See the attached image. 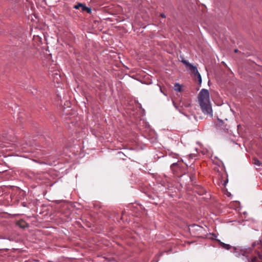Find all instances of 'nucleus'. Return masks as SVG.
<instances>
[{"instance_id": "f257e3e1", "label": "nucleus", "mask_w": 262, "mask_h": 262, "mask_svg": "<svg viewBox=\"0 0 262 262\" xmlns=\"http://www.w3.org/2000/svg\"><path fill=\"white\" fill-rule=\"evenodd\" d=\"M198 101L203 113L212 117V110L210 101L209 93L207 90L203 89L201 90L198 96Z\"/></svg>"}, {"instance_id": "2eb2a0df", "label": "nucleus", "mask_w": 262, "mask_h": 262, "mask_svg": "<svg viewBox=\"0 0 262 262\" xmlns=\"http://www.w3.org/2000/svg\"><path fill=\"white\" fill-rule=\"evenodd\" d=\"M22 115H23L22 113H19V114L18 115V119H20V118H23Z\"/></svg>"}, {"instance_id": "9d476101", "label": "nucleus", "mask_w": 262, "mask_h": 262, "mask_svg": "<svg viewBox=\"0 0 262 262\" xmlns=\"http://www.w3.org/2000/svg\"><path fill=\"white\" fill-rule=\"evenodd\" d=\"M24 224H25V222L24 221H23V220L19 221L17 223V225H19L21 228H24L25 227V226L24 225Z\"/></svg>"}, {"instance_id": "ddd939ff", "label": "nucleus", "mask_w": 262, "mask_h": 262, "mask_svg": "<svg viewBox=\"0 0 262 262\" xmlns=\"http://www.w3.org/2000/svg\"><path fill=\"white\" fill-rule=\"evenodd\" d=\"M225 177H226V180L224 181L223 183V185L224 186H226L227 183H228V178H227V176L225 174Z\"/></svg>"}, {"instance_id": "39448f33", "label": "nucleus", "mask_w": 262, "mask_h": 262, "mask_svg": "<svg viewBox=\"0 0 262 262\" xmlns=\"http://www.w3.org/2000/svg\"><path fill=\"white\" fill-rule=\"evenodd\" d=\"M188 68L191 73L193 74L194 75L199 73L197 68L195 66H193L192 64H191V66Z\"/></svg>"}, {"instance_id": "a211bd4d", "label": "nucleus", "mask_w": 262, "mask_h": 262, "mask_svg": "<svg viewBox=\"0 0 262 262\" xmlns=\"http://www.w3.org/2000/svg\"><path fill=\"white\" fill-rule=\"evenodd\" d=\"M238 52V50L237 49H235L234 50V52L236 53Z\"/></svg>"}, {"instance_id": "0eeeda50", "label": "nucleus", "mask_w": 262, "mask_h": 262, "mask_svg": "<svg viewBox=\"0 0 262 262\" xmlns=\"http://www.w3.org/2000/svg\"><path fill=\"white\" fill-rule=\"evenodd\" d=\"M252 163L257 166H260L261 165V162L256 158H253Z\"/></svg>"}, {"instance_id": "f8f14e48", "label": "nucleus", "mask_w": 262, "mask_h": 262, "mask_svg": "<svg viewBox=\"0 0 262 262\" xmlns=\"http://www.w3.org/2000/svg\"><path fill=\"white\" fill-rule=\"evenodd\" d=\"M195 76L197 77L199 83H201V82H202V78H201L200 74L199 73H198L196 74H195Z\"/></svg>"}, {"instance_id": "6e6552de", "label": "nucleus", "mask_w": 262, "mask_h": 262, "mask_svg": "<svg viewBox=\"0 0 262 262\" xmlns=\"http://www.w3.org/2000/svg\"><path fill=\"white\" fill-rule=\"evenodd\" d=\"M174 90L176 91L180 92L181 91V86L179 83H176L173 87Z\"/></svg>"}, {"instance_id": "412c9836", "label": "nucleus", "mask_w": 262, "mask_h": 262, "mask_svg": "<svg viewBox=\"0 0 262 262\" xmlns=\"http://www.w3.org/2000/svg\"><path fill=\"white\" fill-rule=\"evenodd\" d=\"M176 164H177V163H173V164H172V166H173V165H176Z\"/></svg>"}, {"instance_id": "9b49d317", "label": "nucleus", "mask_w": 262, "mask_h": 262, "mask_svg": "<svg viewBox=\"0 0 262 262\" xmlns=\"http://www.w3.org/2000/svg\"><path fill=\"white\" fill-rule=\"evenodd\" d=\"M182 62L187 67H189V66H191V63H190L188 61L186 60H182Z\"/></svg>"}, {"instance_id": "20e7f679", "label": "nucleus", "mask_w": 262, "mask_h": 262, "mask_svg": "<svg viewBox=\"0 0 262 262\" xmlns=\"http://www.w3.org/2000/svg\"><path fill=\"white\" fill-rule=\"evenodd\" d=\"M259 250L258 251L257 256H254L249 262H262V245L258 247Z\"/></svg>"}, {"instance_id": "f03ea898", "label": "nucleus", "mask_w": 262, "mask_h": 262, "mask_svg": "<svg viewBox=\"0 0 262 262\" xmlns=\"http://www.w3.org/2000/svg\"><path fill=\"white\" fill-rule=\"evenodd\" d=\"M49 75L54 82L59 83L61 82L60 72L55 64H52L49 67Z\"/></svg>"}, {"instance_id": "f3484780", "label": "nucleus", "mask_w": 262, "mask_h": 262, "mask_svg": "<svg viewBox=\"0 0 262 262\" xmlns=\"http://www.w3.org/2000/svg\"><path fill=\"white\" fill-rule=\"evenodd\" d=\"M160 91H161L162 93H163L165 95H166V94L163 92V91H162V90L161 88H160Z\"/></svg>"}, {"instance_id": "6ab92c4d", "label": "nucleus", "mask_w": 262, "mask_h": 262, "mask_svg": "<svg viewBox=\"0 0 262 262\" xmlns=\"http://www.w3.org/2000/svg\"><path fill=\"white\" fill-rule=\"evenodd\" d=\"M57 96L60 99V100L61 99V96H59V95L58 94L57 95Z\"/></svg>"}, {"instance_id": "4468645a", "label": "nucleus", "mask_w": 262, "mask_h": 262, "mask_svg": "<svg viewBox=\"0 0 262 262\" xmlns=\"http://www.w3.org/2000/svg\"><path fill=\"white\" fill-rule=\"evenodd\" d=\"M81 6H82V4L79 3L78 5H75L74 6V8L75 9H78L79 7H81Z\"/></svg>"}, {"instance_id": "7ed1b4c3", "label": "nucleus", "mask_w": 262, "mask_h": 262, "mask_svg": "<svg viewBox=\"0 0 262 262\" xmlns=\"http://www.w3.org/2000/svg\"><path fill=\"white\" fill-rule=\"evenodd\" d=\"M191 234L195 237L204 238L205 236V229L202 226L193 224L189 228Z\"/></svg>"}, {"instance_id": "423d86ee", "label": "nucleus", "mask_w": 262, "mask_h": 262, "mask_svg": "<svg viewBox=\"0 0 262 262\" xmlns=\"http://www.w3.org/2000/svg\"><path fill=\"white\" fill-rule=\"evenodd\" d=\"M219 243L220 246L221 247H222L223 248L225 249L226 250H229L231 247V246L230 245L225 244V243L221 242L220 241H219Z\"/></svg>"}, {"instance_id": "1a4fd4ad", "label": "nucleus", "mask_w": 262, "mask_h": 262, "mask_svg": "<svg viewBox=\"0 0 262 262\" xmlns=\"http://www.w3.org/2000/svg\"><path fill=\"white\" fill-rule=\"evenodd\" d=\"M81 9L82 11H86L88 13H90L91 12V10L90 8L86 7L85 6L82 5L81 6Z\"/></svg>"}, {"instance_id": "dca6fc26", "label": "nucleus", "mask_w": 262, "mask_h": 262, "mask_svg": "<svg viewBox=\"0 0 262 262\" xmlns=\"http://www.w3.org/2000/svg\"><path fill=\"white\" fill-rule=\"evenodd\" d=\"M160 16H161L162 17H163V18H165V17H166L165 15L164 14H163V13H161V14H160Z\"/></svg>"}, {"instance_id": "aec40b11", "label": "nucleus", "mask_w": 262, "mask_h": 262, "mask_svg": "<svg viewBox=\"0 0 262 262\" xmlns=\"http://www.w3.org/2000/svg\"><path fill=\"white\" fill-rule=\"evenodd\" d=\"M173 105H174V106H175V107H176V104H175V103H174V101H173Z\"/></svg>"}]
</instances>
